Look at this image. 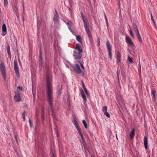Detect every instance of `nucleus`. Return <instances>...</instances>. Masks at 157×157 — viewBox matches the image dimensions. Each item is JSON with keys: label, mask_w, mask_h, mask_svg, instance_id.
<instances>
[{"label": "nucleus", "mask_w": 157, "mask_h": 157, "mask_svg": "<svg viewBox=\"0 0 157 157\" xmlns=\"http://www.w3.org/2000/svg\"><path fill=\"white\" fill-rule=\"evenodd\" d=\"M82 87L83 88L84 90H85L86 89L85 85H84L83 82H82Z\"/></svg>", "instance_id": "nucleus-38"}, {"label": "nucleus", "mask_w": 157, "mask_h": 157, "mask_svg": "<svg viewBox=\"0 0 157 157\" xmlns=\"http://www.w3.org/2000/svg\"><path fill=\"white\" fill-rule=\"evenodd\" d=\"M29 123L30 126L31 127L33 123L30 119H29Z\"/></svg>", "instance_id": "nucleus-36"}, {"label": "nucleus", "mask_w": 157, "mask_h": 157, "mask_svg": "<svg viewBox=\"0 0 157 157\" xmlns=\"http://www.w3.org/2000/svg\"><path fill=\"white\" fill-rule=\"evenodd\" d=\"M78 132L79 135L81 136L82 139H83L84 138V137L82 133L81 130H79V131H78Z\"/></svg>", "instance_id": "nucleus-27"}, {"label": "nucleus", "mask_w": 157, "mask_h": 157, "mask_svg": "<svg viewBox=\"0 0 157 157\" xmlns=\"http://www.w3.org/2000/svg\"><path fill=\"white\" fill-rule=\"evenodd\" d=\"M70 27L71 26H69L68 27V28L69 30L71 31V28Z\"/></svg>", "instance_id": "nucleus-43"}, {"label": "nucleus", "mask_w": 157, "mask_h": 157, "mask_svg": "<svg viewBox=\"0 0 157 157\" xmlns=\"http://www.w3.org/2000/svg\"><path fill=\"white\" fill-rule=\"evenodd\" d=\"M144 146L145 148L146 149H147V137L146 136H144Z\"/></svg>", "instance_id": "nucleus-13"}, {"label": "nucleus", "mask_w": 157, "mask_h": 157, "mask_svg": "<svg viewBox=\"0 0 157 157\" xmlns=\"http://www.w3.org/2000/svg\"><path fill=\"white\" fill-rule=\"evenodd\" d=\"M129 33H130V35L132 37L134 38V35H133V34L132 31L131 30L129 31Z\"/></svg>", "instance_id": "nucleus-33"}, {"label": "nucleus", "mask_w": 157, "mask_h": 157, "mask_svg": "<svg viewBox=\"0 0 157 157\" xmlns=\"http://www.w3.org/2000/svg\"><path fill=\"white\" fill-rule=\"evenodd\" d=\"M14 68L15 73L17 76L19 77L20 74L17 59H15L14 61Z\"/></svg>", "instance_id": "nucleus-5"}, {"label": "nucleus", "mask_w": 157, "mask_h": 157, "mask_svg": "<svg viewBox=\"0 0 157 157\" xmlns=\"http://www.w3.org/2000/svg\"><path fill=\"white\" fill-rule=\"evenodd\" d=\"M14 100L15 102H19L21 101V98L20 96V92L18 90L15 92Z\"/></svg>", "instance_id": "nucleus-7"}, {"label": "nucleus", "mask_w": 157, "mask_h": 157, "mask_svg": "<svg viewBox=\"0 0 157 157\" xmlns=\"http://www.w3.org/2000/svg\"><path fill=\"white\" fill-rule=\"evenodd\" d=\"M47 83V94L48 100L49 105L51 107V110L53 113L52 108L53 89L52 85V77L51 74L49 71L47 72L46 75Z\"/></svg>", "instance_id": "nucleus-1"}, {"label": "nucleus", "mask_w": 157, "mask_h": 157, "mask_svg": "<svg viewBox=\"0 0 157 157\" xmlns=\"http://www.w3.org/2000/svg\"><path fill=\"white\" fill-rule=\"evenodd\" d=\"M15 140H16V142H17V137H16V136H15Z\"/></svg>", "instance_id": "nucleus-42"}, {"label": "nucleus", "mask_w": 157, "mask_h": 157, "mask_svg": "<svg viewBox=\"0 0 157 157\" xmlns=\"http://www.w3.org/2000/svg\"><path fill=\"white\" fill-rule=\"evenodd\" d=\"M42 55L41 52L40 50V56H41V55Z\"/></svg>", "instance_id": "nucleus-44"}, {"label": "nucleus", "mask_w": 157, "mask_h": 157, "mask_svg": "<svg viewBox=\"0 0 157 157\" xmlns=\"http://www.w3.org/2000/svg\"><path fill=\"white\" fill-rule=\"evenodd\" d=\"M117 63H119L121 61V53L120 52H118L117 53Z\"/></svg>", "instance_id": "nucleus-17"}, {"label": "nucleus", "mask_w": 157, "mask_h": 157, "mask_svg": "<svg viewBox=\"0 0 157 157\" xmlns=\"http://www.w3.org/2000/svg\"><path fill=\"white\" fill-rule=\"evenodd\" d=\"M151 95L153 97L154 100L155 99V94H156V91L154 90H151Z\"/></svg>", "instance_id": "nucleus-21"}, {"label": "nucleus", "mask_w": 157, "mask_h": 157, "mask_svg": "<svg viewBox=\"0 0 157 157\" xmlns=\"http://www.w3.org/2000/svg\"><path fill=\"white\" fill-rule=\"evenodd\" d=\"M17 89H19V90H21L22 89V88H21V87H20V86H18L17 87Z\"/></svg>", "instance_id": "nucleus-41"}, {"label": "nucleus", "mask_w": 157, "mask_h": 157, "mask_svg": "<svg viewBox=\"0 0 157 157\" xmlns=\"http://www.w3.org/2000/svg\"><path fill=\"white\" fill-rule=\"evenodd\" d=\"M74 71L77 74H80L81 73V70L80 69V66L77 64H75L73 67Z\"/></svg>", "instance_id": "nucleus-8"}, {"label": "nucleus", "mask_w": 157, "mask_h": 157, "mask_svg": "<svg viewBox=\"0 0 157 157\" xmlns=\"http://www.w3.org/2000/svg\"><path fill=\"white\" fill-rule=\"evenodd\" d=\"M6 25L5 24H3L2 25V35L3 36H4L6 34V33H3L2 32L5 33L6 31Z\"/></svg>", "instance_id": "nucleus-12"}, {"label": "nucleus", "mask_w": 157, "mask_h": 157, "mask_svg": "<svg viewBox=\"0 0 157 157\" xmlns=\"http://www.w3.org/2000/svg\"><path fill=\"white\" fill-rule=\"evenodd\" d=\"M63 21L68 26V27L71 26L72 25V22L70 21L66 18H63Z\"/></svg>", "instance_id": "nucleus-11"}, {"label": "nucleus", "mask_w": 157, "mask_h": 157, "mask_svg": "<svg viewBox=\"0 0 157 157\" xmlns=\"http://www.w3.org/2000/svg\"><path fill=\"white\" fill-rule=\"evenodd\" d=\"M140 69H141V66H140Z\"/></svg>", "instance_id": "nucleus-48"}, {"label": "nucleus", "mask_w": 157, "mask_h": 157, "mask_svg": "<svg viewBox=\"0 0 157 157\" xmlns=\"http://www.w3.org/2000/svg\"><path fill=\"white\" fill-rule=\"evenodd\" d=\"M84 90V91H85V92L86 93V94L87 95H89V92L88 91H87V90L86 89Z\"/></svg>", "instance_id": "nucleus-37"}, {"label": "nucleus", "mask_w": 157, "mask_h": 157, "mask_svg": "<svg viewBox=\"0 0 157 157\" xmlns=\"http://www.w3.org/2000/svg\"><path fill=\"white\" fill-rule=\"evenodd\" d=\"M32 92H33V96H34V98L35 97V92H34L33 91V89H32Z\"/></svg>", "instance_id": "nucleus-39"}, {"label": "nucleus", "mask_w": 157, "mask_h": 157, "mask_svg": "<svg viewBox=\"0 0 157 157\" xmlns=\"http://www.w3.org/2000/svg\"><path fill=\"white\" fill-rule=\"evenodd\" d=\"M8 4L7 0H4V6H6Z\"/></svg>", "instance_id": "nucleus-30"}, {"label": "nucleus", "mask_w": 157, "mask_h": 157, "mask_svg": "<svg viewBox=\"0 0 157 157\" xmlns=\"http://www.w3.org/2000/svg\"><path fill=\"white\" fill-rule=\"evenodd\" d=\"M82 123H83L85 128L86 129L87 128V126L86 121L84 120H83L82 121Z\"/></svg>", "instance_id": "nucleus-24"}, {"label": "nucleus", "mask_w": 157, "mask_h": 157, "mask_svg": "<svg viewBox=\"0 0 157 157\" xmlns=\"http://www.w3.org/2000/svg\"><path fill=\"white\" fill-rule=\"evenodd\" d=\"M84 26L86 33H87L89 38L90 40V41H92L93 40V37L91 34V32L89 29L88 26L87 25V23H86L85 24H84Z\"/></svg>", "instance_id": "nucleus-4"}, {"label": "nucleus", "mask_w": 157, "mask_h": 157, "mask_svg": "<svg viewBox=\"0 0 157 157\" xmlns=\"http://www.w3.org/2000/svg\"><path fill=\"white\" fill-rule=\"evenodd\" d=\"M104 114L108 118H110V116L109 114L107 112L104 113Z\"/></svg>", "instance_id": "nucleus-29"}, {"label": "nucleus", "mask_w": 157, "mask_h": 157, "mask_svg": "<svg viewBox=\"0 0 157 157\" xmlns=\"http://www.w3.org/2000/svg\"><path fill=\"white\" fill-rule=\"evenodd\" d=\"M126 42L129 46H132L134 45L132 41L131 40L130 38L128 37V36H126L125 38Z\"/></svg>", "instance_id": "nucleus-10"}, {"label": "nucleus", "mask_w": 157, "mask_h": 157, "mask_svg": "<svg viewBox=\"0 0 157 157\" xmlns=\"http://www.w3.org/2000/svg\"><path fill=\"white\" fill-rule=\"evenodd\" d=\"M106 46L107 47V49L108 50L109 57V58L111 59H112V56L111 52L112 47L108 40L106 42Z\"/></svg>", "instance_id": "nucleus-6"}, {"label": "nucleus", "mask_w": 157, "mask_h": 157, "mask_svg": "<svg viewBox=\"0 0 157 157\" xmlns=\"http://www.w3.org/2000/svg\"><path fill=\"white\" fill-rule=\"evenodd\" d=\"M71 0H69V2H70L71 1Z\"/></svg>", "instance_id": "nucleus-50"}, {"label": "nucleus", "mask_w": 157, "mask_h": 157, "mask_svg": "<svg viewBox=\"0 0 157 157\" xmlns=\"http://www.w3.org/2000/svg\"><path fill=\"white\" fill-rule=\"evenodd\" d=\"M97 41L98 42V44L97 45L98 46H99L100 45V40L99 37H98L97 38Z\"/></svg>", "instance_id": "nucleus-34"}, {"label": "nucleus", "mask_w": 157, "mask_h": 157, "mask_svg": "<svg viewBox=\"0 0 157 157\" xmlns=\"http://www.w3.org/2000/svg\"><path fill=\"white\" fill-rule=\"evenodd\" d=\"M135 129L134 128L132 129V131L130 132L129 136L130 137V139H132L133 138V137L135 136Z\"/></svg>", "instance_id": "nucleus-15"}, {"label": "nucleus", "mask_w": 157, "mask_h": 157, "mask_svg": "<svg viewBox=\"0 0 157 157\" xmlns=\"http://www.w3.org/2000/svg\"><path fill=\"white\" fill-rule=\"evenodd\" d=\"M58 93L59 94H61V90L59 89L58 90Z\"/></svg>", "instance_id": "nucleus-40"}, {"label": "nucleus", "mask_w": 157, "mask_h": 157, "mask_svg": "<svg viewBox=\"0 0 157 157\" xmlns=\"http://www.w3.org/2000/svg\"><path fill=\"white\" fill-rule=\"evenodd\" d=\"M128 61L131 63H133V61L132 58H131L129 56H128Z\"/></svg>", "instance_id": "nucleus-32"}, {"label": "nucleus", "mask_w": 157, "mask_h": 157, "mask_svg": "<svg viewBox=\"0 0 157 157\" xmlns=\"http://www.w3.org/2000/svg\"><path fill=\"white\" fill-rule=\"evenodd\" d=\"M117 75H118V72H117Z\"/></svg>", "instance_id": "nucleus-49"}, {"label": "nucleus", "mask_w": 157, "mask_h": 157, "mask_svg": "<svg viewBox=\"0 0 157 157\" xmlns=\"http://www.w3.org/2000/svg\"><path fill=\"white\" fill-rule=\"evenodd\" d=\"M52 157H56L55 155L54 154H53Z\"/></svg>", "instance_id": "nucleus-45"}, {"label": "nucleus", "mask_w": 157, "mask_h": 157, "mask_svg": "<svg viewBox=\"0 0 157 157\" xmlns=\"http://www.w3.org/2000/svg\"><path fill=\"white\" fill-rule=\"evenodd\" d=\"M105 21H106V24H107V26H108V19H107V17H106V15H105Z\"/></svg>", "instance_id": "nucleus-35"}, {"label": "nucleus", "mask_w": 157, "mask_h": 157, "mask_svg": "<svg viewBox=\"0 0 157 157\" xmlns=\"http://www.w3.org/2000/svg\"><path fill=\"white\" fill-rule=\"evenodd\" d=\"M76 39L80 43H82V40L81 39V36H80L78 35L76 37Z\"/></svg>", "instance_id": "nucleus-22"}, {"label": "nucleus", "mask_w": 157, "mask_h": 157, "mask_svg": "<svg viewBox=\"0 0 157 157\" xmlns=\"http://www.w3.org/2000/svg\"><path fill=\"white\" fill-rule=\"evenodd\" d=\"M81 16H82V19H83V21L84 23H84L85 24V23H87V22L85 21V20L84 19V16L83 15V14L82 13H81Z\"/></svg>", "instance_id": "nucleus-31"}, {"label": "nucleus", "mask_w": 157, "mask_h": 157, "mask_svg": "<svg viewBox=\"0 0 157 157\" xmlns=\"http://www.w3.org/2000/svg\"><path fill=\"white\" fill-rule=\"evenodd\" d=\"M74 124L75 127L77 128L78 131H79V130H81L79 126H78V123L76 120H74Z\"/></svg>", "instance_id": "nucleus-19"}, {"label": "nucleus", "mask_w": 157, "mask_h": 157, "mask_svg": "<svg viewBox=\"0 0 157 157\" xmlns=\"http://www.w3.org/2000/svg\"><path fill=\"white\" fill-rule=\"evenodd\" d=\"M7 51L8 53V54L10 58H11V53L10 51V46L9 44H8L7 48Z\"/></svg>", "instance_id": "nucleus-20"}, {"label": "nucleus", "mask_w": 157, "mask_h": 157, "mask_svg": "<svg viewBox=\"0 0 157 157\" xmlns=\"http://www.w3.org/2000/svg\"><path fill=\"white\" fill-rule=\"evenodd\" d=\"M55 13L54 14V16L53 17L54 21L56 23H59V17L58 13L56 10H55Z\"/></svg>", "instance_id": "nucleus-9"}, {"label": "nucleus", "mask_w": 157, "mask_h": 157, "mask_svg": "<svg viewBox=\"0 0 157 157\" xmlns=\"http://www.w3.org/2000/svg\"><path fill=\"white\" fill-rule=\"evenodd\" d=\"M0 70L3 79L4 80H5L6 79V71L5 65L3 63H1L0 64Z\"/></svg>", "instance_id": "nucleus-3"}, {"label": "nucleus", "mask_w": 157, "mask_h": 157, "mask_svg": "<svg viewBox=\"0 0 157 157\" xmlns=\"http://www.w3.org/2000/svg\"><path fill=\"white\" fill-rule=\"evenodd\" d=\"M136 35L137 37L138 40L140 42H142V40L141 39V36L139 32L136 33Z\"/></svg>", "instance_id": "nucleus-18"}, {"label": "nucleus", "mask_w": 157, "mask_h": 157, "mask_svg": "<svg viewBox=\"0 0 157 157\" xmlns=\"http://www.w3.org/2000/svg\"><path fill=\"white\" fill-rule=\"evenodd\" d=\"M116 138L117 139V140H118V138H117V134H116Z\"/></svg>", "instance_id": "nucleus-46"}, {"label": "nucleus", "mask_w": 157, "mask_h": 157, "mask_svg": "<svg viewBox=\"0 0 157 157\" xmlns=\"http://www.w3.org/2000/svg\"><path fill=\"white\" fill-rule=\"evenodd\" d=\"M40 58L41 59V58H42V55H41V56H40Z\"/></svg>", "instance_id": "nucleus-47"}, {"label": "nucleus", "mask_w": 157, "mask_h": 157, "mask_svg": "<svg viewBox=\"0 0 157 157\" xmlns=\"http://www.w3.org/2000/svg\"><path fill=\"white\" fill-rule=\"evenodd\" d=\"M26 114V112L25 111H24L22 114V116L23 119V121H25V115Z\"/></svg>", "instance_id": "nucleus-25"}, {"label": "nucleus", "mask_w": 157, "mask_h": 157, "mask_svg": "<svg viewBox=\"0 0 157 157\" xmlns=\"http://www.w3.org/2000/svg\"><path fill=\"white\" fill-rule=\"evenodd\" d=\"M107 107L106 106H104L103 107L102 111L103 113L106 112L107 111Z\"/></svg>", "instance_id": "nucleus-26"}, {"label": "nucleus", "mask_w": 157, "mask_h": 157, "mask_svg": "<svg viewBox=\"0 0 157 157\" xmlns=\"http://www.w3.org/2000/svg\"><path fill=\"white\" fill-rule=\"evenodd\" d=\"M81 94L84 101L85 102H86L87 100L85 94L82 89L81 91Z\"/></svg>", "instance_id": "nucleus-14"}, {"label": "nucleus", "mask_w": 157, "mask_h": 157, "mask_svg": "<svg viewBox=\"0 0 157 157\" xmlns=\"http://www.w3.org/2000/svg\"><path fill=\"white\" fill-rule=\"evenodd\" d=\"M151 20H152V22H153L154 24V25H155V28H156V23H155V21L154 19V18H153V16L152 15V14H151Z\"/></svg>", "instance_id": "nucleus-23"}, {"label": "nucleus", "mask_w": 157, "mask_h": 157, "mask_svg": "<svg viewBox=\"0 0 157 157\" xmlns=\"http://www.w3.org/2000/svg\"><path fill=\"white\" fill-rule=\"evenodd\" d=\"M133 28L135 32V33H138L139 32V30L138 29L135 23L132 24Z\"/></svg>", "instance_id": "nucleus-16"}, {"label": "nucleus", "mask_w": 157, "mask_h": 157, "mask_svg": "<svg viewBox=\"0 0 157 157\" xmlns=\"http://www.w3.org/2000/svg\"><path fill=\"white\" fill-rule=\"evenodd\" d=\"M82 50L81 48V46L78 44H77L75 46V50L73 51V57L74 59L80 63V66L83 69H84L82 64L81 63L80 59L82 55L81 53L82 52Z\"/></svg>", "instance_id": "nucleus-2"}, {"label": "nucleus", "mask_w": 157, "mask_h": 157, "mask_svg": "<svg viewBox=\"0 0 157 157\" xmlns=\"http://www.w3.org/2000/svg\"><path fill=\"white\" fill-rule=\"evenodd\" d=\"M44 110H42V113L41 114V119L43 121H44Z\"/></svg>", "instance_id": "nucleus-28"}]
</instances>
